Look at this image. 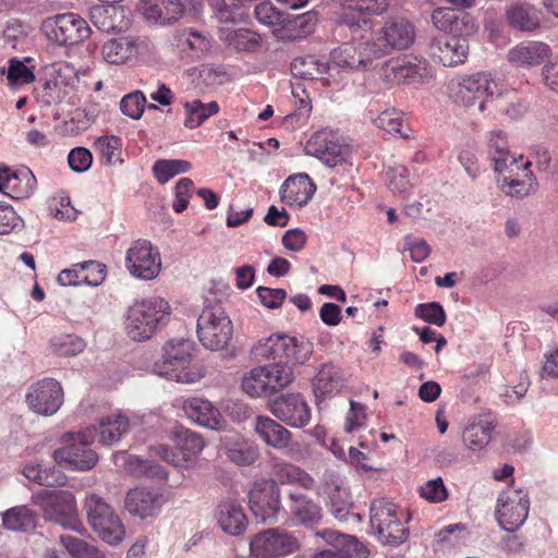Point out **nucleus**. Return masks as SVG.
I'll use <instances>...</instances> for the list:
<instances>
[{
  "label": "nucleus",
  "mask_w": 558,
  "mask_h": 558,
  "mask_svg": "<svg viewBox=\"0 0 558 558\" xmlns=\"http://www.w3.org/2000/svg\"><path fill=\"white\" fill-rule=\"evenodd\" d=\"M242 388L251 397H260L270 393L263 366L253 368L242 379Z\"/></svg>",
  "instance_id": "obj_55"
},
{
  "label": "nucleus",
  "mask_w": 558,
  "mask_h": 558,
  "mask_svg": "<svg viewBox=\"0 0 558 558\" xmlns=\"http://www.w3.org/2000/svg\"><path fill=\"white\" fill-rule=\"evenodd\" d=\"M129 429V418L121 413H114L101 417L95 430L99 435V441L102 445L110 446L118 442Z\"/></svg>",
  "instance_id": "obj_40"
},
{
  "label": "nucleus",
  "mask_w": 558,
  "mask_h": 558,
  "mask_svg": "<svg viewBox=\"0 0 558 558\" xmlns=\"http://www.w3.org/2000/svg\"><path fill=\"white\" fill-rule=\"evenodd\" d=\"M84 340L73 335H62L51 340V349L53 353L60 356L77 355L84 350Z\"/></svg>",
  "instance_id": "obj_58"
},
{
  "label": "nucleus",
  "mask_w": 558,
  "mask_h": 558,
  "mask_svg": "<svg viewBox=\"0 0 558 558\" xmlns=\"http://www.w3.org/2000/svg\"><path fill=\"white\" fill-rule=\"evenodd\" d=\"M284 351V364H304L313 353V343L304 338L287 335Z\"/></svg>",
  "instance_id": "obj_51"
},
{
  "label": "nucleus",
  "mask_w": 558,
  "mask_h": 558,
  "mask_svg": "<svg viewBox=\"0 0 558 558\" xmlns=\"http://www.w3.org/2000/svg\"><path fill=\"white\" fill-rule=\"evenodd\" d=\"M291 513L303 524L317 522L320 519L319 506L307 498L302 492L295 490L290 494Z\"/></svg>",
  "instance_id": "obj_44"
},
{
  "label": "nucleus",
  "mask_w": 558,
  "mask_h": 558,
  "mask_svg": "<svg viewBox=\"0 0 558 558\" xmlns=\"http://www.w3.org/2000/svg\"><path fill=\"white\" fill-rule=\"evenodd\" d=\"M191 361L192 343L187 340H171L165 344L163 354L155 362L153 372L169 380L194 384L204 375L201 368L191 365Z\"/></svg>",
  "instance_id": "obj_2"
},
{
  "label": "nucleus",
  "mask_w": 558,
  "mask_h": 558,
  "mask_svg": "<svg viewBox=\"0 0 558 558\" xmlns=\"http://www.w3.org/2000/svg\"><path fill=\"white\" fill-rule=\"evenodd\" d=\"M376 3L383 9L375 12L372 3H364V0H343L344 10L336 17L337 26L348 28L352 36H361L369 29V16L380 15L388 9L387 0H376Z\"/></svg>",
  "instance_id": "obj_17"
},
{
  "label": "nucleus",
  "mask_w": 558,
  "mask_h": 558,
  "mask_svg": "<svg viewBox=\"0 0 558 558\" xmlns=\"http://www.w3.org/2000/svg\"><path fill=\"white\" fill-rule=\"evenodd\" d=\"M248 502L251 511L259 522H272L278 518L279 490H250Z\"/></svg>",
  "instance_id": "obj_30"
},
{
  "label": "nucleus",
  "mask_w": 558,
  "mask_h": 558,
  "mask_svg": "<svg viewBox=\"0 0 558 558\" xmlns=\"http://www.w3.org/2000/svg\"><path fill=\"white\" fill-rule=\"evenodd\" d=\"M287 335H271L265 340L258 341L254 344L252 353L257 359H266L278 361V363L284 362V349H286Z\"/></svg>",
  "instance_id": "obj_46"
},
{
  "label": "nucleus",
  "mask_w": 558,
  "mask_h": 558,
  "mask_svg": "<svg viewBox=\"0 0 558 558\" xmlns=\"http://www.w3.org/2000/svg\"><path fill=\"white\" fill-rule=\"evenodd\" d=\"M550 54V48L541 41H525L511 48L508 61L514 66H534L541 64Z\"/></svg>",
  "instance_id": "obj_32"
},
{
  "label": "nucleus",
  "mask_w": 558,
  "mask_h": 558,
  "mask_svg": "<svg viewBox=\"0 0 558 558\" xmlns=\"http://www.w3.org/2000/svg\"><path fill=\"white\" fill-rule=\"evenodd\" d=\"M373 123L376 128L385 130L388 133L399 134L403 138L408 137V134L402 132L403 121L395 110L381 112L373 120Z\"/></svg>",
  "instance_id": "obj_63"
},
{
  "label": "nucleus",
  "mask_w": 558,
  "mask_h": 558,
  "mask_svg": "<svg viewBox=\"0 0 558 558\" xmlns=\"http://www.w3.org/2000/svg\"><path fill=\"white\" fill-rule=\"evenodd\" d=\"M78 83L75 68L68 62H54L44 66L43 76L35 88L37 101L45 107L66 99Z\"/></svg>",
  "instance_id": "obj_4"
},
{
  "label": "nucleus",
  "mask_w": 558,
  "mask_h": 558,
  "mask_svg": "<svg viewBox=\"0 0 558 558\" xmlns=\"http://www.w3.org/2000/svg\"><path fill=\"white\" fill-rule=\"evenodd\" d=\"M191 169V163L181 159H159L153 166V173L160 184H165L173 177L185 173Z\"/></svg>",
  "instance_id": "obj_52"
},
{
  "label": "nucleus",
  "mask_w": 558,
  "mask_h": 558,
  "mask_svg": "<svg viewBox=\"0 0 558 558\" xmlns=\"http://www.w3.org/2000/svg\"><path fill=\"white\" fill-rule=\"evenodd\" d=\"M496 426V421L490 417H478L468 424L462 434L465 447L472 451H478L485 448L489 444L492 433Z\"/></svg>",
  "instance_id": "obj_34"
},
{
  "label": "nucleus",
  "mask_w": 558,
  "mask_h": 558,
  "mask_svg": "<svg viewBox=\"0 0 558 558\" xmlns=\"http://www.w3.org/2000/svg\"><path fill=\"white\" fill-rule=\"evenodd\" d=\"M177 448L179 449L182 466L193 463L204 449V439L190 429H178L172 437Z\"/></svg>",
  "instance_id": "obj_39"
},
{
  "label": "nucleus",
  "mask_w": 558,
  "mask_h": 558,
  "mask_svg": "<svg viewBox=\"0 0 558 558\" xmlns=\"http://www.w3.org/2000/svg\"><path fill=\"white\" fill-rule=\"evenodd\" d=\"M125 266L133 277L151 280L161 269V259L158 248L151 242L138 239L131 244L125 255Z\"/></svg>",
  "instance_id": "obj_13"
},
{
  "label": "nucleus",
  "mask_w": 558,
  "mask_h": 558,
  "mask_svg": "<svg viewBox=\"0 0 558 558\" xmlns=\"http://www.w3.org/2000/svg\"><path fill=\"white\" fill-rule=\"evenodd\" d=\"M167 500L162 490H128L124 506L130 514L146 519L156 515Z\"/></svg>",
  "instance_id": "obj_22"
},
{
  "label": "nucleus",
  "mask_w": 558,
  "mask_h": 558,
  "mask_svg": "<svg viewBox=\"0 0 558 558\" xmlns=\"http://www.w3.org/2000/svg\"><path fill=\"white\" fill-rule=\"evenodd\" d=\"M469 51V39L448 34L433 38L428 45L430 58L444 66H457L464 63Z\"/></svg>",
  "instance_id": "obj_20"
},
{
  "label": "nucleus",
  "mask_w": 558,
  "mask_h": 558,
  "mask_svg": "<svg viewBox=\"0 0 558 558\" xmlns=\"http://www.w3.org/2000/svg\"><path fill=\"white\" fill-rule=\"evenodd\" d=\"M220 39L236 52H255L262 45L259 34L248 28L222 29Z\"/></svg>",
  "instance_id": "obj_38"
},
{
  "label": "nucleus",
  "mask_w": 558,
  "mask_h": 558,
  "mask_svg": "<svg viewBox=\"0 0 558 558\" xmlns=\"http://www.w3.org/2000/svg\"><path fill=\"white\" fill-rule=\"evenodd\" d=\"M529 508L525 490H502L497 499L496 519L501 529L513 532L525 522Z\"/></svg>",
  "instance_id": "obj_15"
},
{
  "label": "nucleus",
  "mask_w": 558,
  "mask_h": 558,
  "mask_svg": "<svg viewBox=\"0 0 558 558\" xmlns=\"http://www.w3.org/2000/svg\"><path fill=\"white\" fill-rule=\"evenodd\" d=\"M407 520L404 511L385 498L371 505V530L383 545L398 546L408 539L409 529L403 523Z\"/></svg>",
  "instance_id": "obj_3"
},
{
  "label": "nucleus",
  "mask_w": 558,
  "mask_h": 558,
  "mask_svg": "<svg viewBox=\"0 0 558 558\" xmlns=\"http://www.w3.org/2000/svg\"><path fill=\"white\" fill-rule=\"evenodd\" d=\"M63 389L53 378H44L29 386L25 401L29 410L43 416H50L58 412L63 404Z\"/></svg>",
  "instance_id": "obj_14"
},
{
  "label": "nucleus",
  "mask_w": 558,
  "mask_h": 558,
  "mask_svg": "<svg viewBox=\"0 0 558 558\" xmlns=\"http://www.w3.org/2000/svg\"><path fill=\"white\" fill-rule=\"evenodd\" d=\"M317 535L330 544L333 549L344 551H355V556L366 558L368 556L367 548L361 544L356 537L333 530H323Z\"/></svg>",
  "instance_id": "obj_47"
},
{
  "label": "nucleus",
  "mask_w": 558,
  "mask_h": 558,
  "mask_svg": "<svg viewBox=\"0 0 558 558\" xmlns=\"http://www.w3.org/2000/svg\"><path fill=\"white\" fill-rule=\"evenodd\" d=\"M180 44L182 47H186L196 53H203L210 47V43L206 36L193 28L182 31Z\"/></svg>",
  "instance_id": "obj_64"
},
{
  "label": "nucleus",
  "mask_w": 558,
  "mask_h": 558,
  "mask_svg": "<svg viewBox=\"0 0 558 558\" xmlns=\"http://www.w3.org/2000/svg\"><path fill=\"white\" fill-rule=\"evenodd\" d=\"M506 17L510 26L522 32H533L539 27V12L534 5L524 1L510 4L506 11Z\"/></svg>",
  "instance_id": "obj_35"
},
{
  "label": "nucleus",
  "mask_w": 558,
  "mask_h": 558,
  "mask_svg": "<svg viewBox=\"0 0 558 558\" xmlns=\"http://www.w3.org/2000/svg\"><path fill=\"white\" fill-rule=\"evenodd\" d=\"M219 105L217 101L204 104L198 99L184 104V126L187 129H196L202 125L208 118L218 113Z\"/></svg>",
  "instance_id": "obj_45"
},
{
  "label": "nucleus",
  "mask_w": 558,
  "mask_h": 558,
  "mask_svg": "<svg viewBox=\"0 0 558 558\" xmlns=\"http://www.w3.org/2000/svg\"><path fill=\"white\" fill-rule=\"evenodd\" d=\"M415 26L404 17H390L374 32L371 39L373 47L381 59L395 51L409 49L415 41Z\"/></svg>",
  "instance_id": "obj_8"
},
{
  "label": "nucleus",
  "mask_w": 558,
  "mask_h": 558,
  "mask_svg": "<svg viewBox=\"0 0 558 558\" xmlns=\"http://www.w3.org/2000/svg\"><path fill=\"white\" fill-rule=\"evenodd\" d=\"M345 384L343 372L332 363H325L313 379V389L316 397L336 393Z\"/></svg>",
  "instance_id": "obj_36"
},
{
  "label": "nucleus",
  "mask_w": 558,
  "mask_h": 558,
  "mask_svg": "<svg viewBox=\"0 0 558 558\" xmlns=\"http://www.w3.org/2000/svg\"><path fill=\"white\" fill-rule=\"evenodd\" d=\"M95 148L105 159L107 165H114L120 160L121 140L114 135L100 136L95 142Z\"/></svg>",
  "instance_id": "obj_59"
},
{
  "label": "nucleus",
  "mask_w": 558,
  "mask_h": 558,
  "mask_svg": "<svg viewBox=\"0 0 558 558\" xmlns=\"http://www.w3.org/2000/svg\"><path fill=\"white\" fill-rule=\"evenodd\" d=\"M84 509L93 531L109 545H117L125 536L121 519L112 507L97 493L86 496Z\"/></svg>",
  "instance_id": "obj_7"
},
{
  "label": "nucleus",
  "mask_w": 558,
  "mask_h": 558,
  "mask_svg": "<svg viewBox=\"0 0 558 558\" xmlns=\"http://www.w3.org/2000/svg\"><path fill=\"white\" fill-rule=\"evenodd\" d=\"M270 412L293 428H302L311 421V408L301 393H286L270 402Z\"/></svg>",
  "instance_id": "obj_19"
},
{
  "label": "nucleus",
  "mask_w": 558,
  "mask_h": 558,
  "mask_svg": "<svg viewBox=\"0 0 558 558\" xmlns=\"http://www.w3.org/2000/svg\"><path fill=\"white\" fill-rule=\"evenodd\" d=\"M32 500L41 509L46 520L72 531H81L76 501L70 490H37Z\"/></svg>",
  "instance_id": "obj_6"
},
{
  "label": "nucleus",
  "mask_w": 558,
  "mask_h": 558,
  "mask_svg": "<svg viewBox=\"0 0 558 558\" xmlns=\"http://www.w3.org/2000/svg\"><path fill=\"white\" fill-rule=\"evenodd\" d=\"M28 61H31L29 58H26L23 61L16 58H11L8 62V68L1 69V73L5 74L8 85L11 88H17L35 81L36 76L33 68L25 64V62Z\"/></svg>",
  "instance_id": "obj_48"
},
{
  "label": "nucleus",
  "mask_w": 558,
  "mask_h": 558,
  "mask_svg": "<svg viewBox=\"0 0 558 558\" xmlns=\"http://www.w3.org/2000/svg\"><path fill=\"white\" fill-rule=\"evenodd\" d=\"M263 368L270 393L283 389L293 380L292 368L284 363H275Z\"/></svg>",
  "instance_id": "obj_54"
},
{
  "label": "nucleus",
  "mask_w": 558,
  "mask_h": 558,
  "mask_svg": "<svg viewBox=\"0 0 558 558\" xmlns=\"http://www.w3.org/2000/svg\"><path fill=\"white\" fill-rule=\"evenodd\" d=\"M530 161H526L521 166L519 165L520 169L518 171L521 170L523 172L524 179L512 178V174L504 178L501 187L506 194L524 197L536 190L537 182L534 174L530 171Z\"/></svg>",
  "instance_id": "obj_43"
},
{
  "label": "nucleus",
  "mask_w": 558,
  "mask_h": 558,
  "mask_svg": "<svg viewBox=\"0 0 558 558\" xmlns=\"http://www.w3.org/2000/svg\"><path fill=\"white\" fill-rule=\"evenodd\" d=\"M256 19L264 25L267 26H276L282 25L286 26L288 21V14L279 11L275 8L269 1H264L255 5L254 9Z\"/></svg>",
  "instance_id": "obj_60"
},
{
  "label": "nucleus",
  "mask_w": 558,
  "mask_h": 558,
  "mask_svg": "<svg viewBox=\"0 0 558 558\" xmlns=\"http://www.w3.org/2000/svg\"><path fill=\"white\" fill-rule=\"evenodd\" d=\"M146 98L142 92H133L125 95L120 101V109L123 114L137 120L142 117Z\"/></svg>",
  "instance_id": "obj_62"
},
{
  "label": "nucleus",
  "mask_w": 558,
  "mask_h": 558,
  "mask_svg": "<svg viewBox=\"0 0 558 558\" xmlns=\"http://www.w3.org/2000/svg\"><path fill=\"white\" fill-rule=\"evenodd\" d=\"M316 185L306 173L292 174L280 187V199L290 206L302 207L313 197Z\"/></svg>",
  "instance_id": "obj_26"
},
{
  "label": "nucleus",
  "mask_w": 558,
  "mask_h": 558,
  "mask_svg": "<svg viewBox=\"0 0 558 558\" xmlns=\"http://www.w3.org/2000/svg\"><path fill=\"white\" fill-rule=\"evenodd\" d=\"M255 432L270 447L283 450L290 447L292 434L280 423L268 417L255 418Z\"/></svg>",
  "instance_id": "obj_33"
},
{
  "label": "nucleus",
  "mask_w": 558,
  "mask_h": 558,
  "mask_svg": "<svg viewBox=\"0 0 558 558\" xmlns=\"http://www.w3.org/2000/svg\"><path fill=\"white\" fill-rule=\"evenodd\" d=\"M2 525L5 530L26 533L36 527L37 517L26 506H15L2 512Z\"/></svg>",
  "instance_id": "obj_41"
},
{
  "label": "nucleus",
  "mask_w": 558,
  "mask_h": 558,
  "mask_svg": "<svg viewBox=\"0 0 558 558\" xmlns=\"http://www.w3.org/2000/svg\"><path fill=\"white\" fill-rule=\"evenodd\" d=\"M44 29L48 39L58 45H76L90 35L87 22L75 13L48 17L44 22Z\"/></svg>",
  "instance_id": "obj_12"
},
{
  "label": "nucleus",
  "mask_w": 558,
  "mask_h": 558,
  "mask_svg": "<svg viewBox=\"0 0 558 558\" xmlns=\"http://www.w3.org/2000/svg\"><path fill=\"white\" fill-rule=\"evenodd\" d=\"M304 151L322 160L327 167L333 168L345 160L350 154L348 145L336 137L331 131L322 130L314 133L306 142Z\"/></svg>",
  "instance_id": "obj_18"
},
{
  "label": "nucleus",
  "mask_w": 558,
  "mask_h": 558,
  "mask_svg": "<svg viewBox=\"0 0 558 558\" xmlns=\"http://www.w3.org/2000/svg\"><path fill=\"white\" fill-rule=\"evenodd\" d=\"M328 69L329 64L315 56L299 57L291 62V73L303 80H316Z\"/></svg>",
  "instance_id": "obj_49"
},
{
  "label": "nucleus",
  "mask_w": 558,
  "mask_h": 558,
  "mask_svg": "<svg viewBox=\"0 0 558 558\" xmlns=\"http://www.w3.org/2000/svg\"><path fill=\"white\" fill-rule=\"evenodd\" d=\"M331 61L341 68L368 71L379 60L371 40L359 45L344 44L331 52Z\"/></svg>",
  "instance_id": "obj_21"
},
{
  "label": "nucleus",
  "mask_w": 558,
  "mask_h": 558,
  "mask_svg": "<svg viewBox=\"0 0 558 558\" xmlns=\"http://www.w3.org/2000/svg\"><path fill=\"white\" fill-rule=\"evenodd\" d=\"M504 92L499 81L492 74L478 72L469 76H463L457 85L454 100L457 104L472 108L477 107L480 112L485 110L488 98L500 96Z\"/></svg>",
  "instance_id": "obj_9"
},
{
  "label": "nucleus",
  "mask_w": 558,
  "mask_h": 558,
  "mask_svg": "<svg viewBox=\"0 0 558 558\" xmlns=\"http://www.w3.org/2000/svg\"><path fill=\"white\" fill-rule=\"evenodd\" d=\"M430 76L427 61L416 57L390 59L381 66L383 80L391 85L424 82Z\"/></svg>",
  "instance_id": "obj_16"
},
{
  "label": "nucleus",
  "mask_w": 558,
  "mask_h": 558,
  "mask_svg": "<svg viewBox=\"0 0 558 558\" xmlns=\"http://www.w3.org/2000/svg\"><path fill=\"white\" fill-rule=\"evenodd\" d=\"M414 314L426 323L441 327L446 323V313L438 302L418 304Z\"/></svg>",
  "instance_id": "obj_61"
},
{
  "label": "nucleus",
  "mask_w": 558,
  "mask_h": 558,
  "mask_svg": "<svg viewBox=\"0 0 558 558\" xmlns=\"http://www.w3.org/2000/svg\"><path fill=\"white\" fill-rule=\"evenodd\" d=\"M233 335V325L220 302L206 301L197 319V337L204 348L219 351L227 348Z\"/></svg>",
  "instance_id": "obj_5"
},
{
  "label": "nucleus",
  "mask_w": 558,
  "mask_h": 558,
  "mask_svg": "<svg viewBox=\"0 0 558 558\" xmlns=\"http://www.w3.org/2000/svg\"><path fill=\"white\" fill-rule=\"evenodd\" d=\"M489 158L494 163V170L498 173L519 170L517 158L510 154L505 133L494 130L488 137Z\"/></svg>",
  "instance_id": "obj_31"
},
{
  "label": "nucleus",
  "mask_w": 558,
  "mask_h": 558,
  "mask_svg": "<svg viewBox=\"0 0 558 558\" xmlns=\"http://www.w3.org/2000/svg\"><path fill=\"white\" fill-rule=\"evenodd\" d=\"M90 439L92 437L86 433L66 434L64 446L53 452L54 461L71 470H92L97 464L99 457L90 447Z\"/></svg>",
  "instance_id": "obj_10"
},
{
  "label": "nucleus",
  "mask_w": 558,
  "mask_h": 558,
  "mask_svg": "<svg viewBox=\"0 0 558 558\" xmlns=\"http://www.w3.org/2000/svg\"><path fill=\"white\" fill-rule=\"evenodd\" d=\"M219 527L228 535L240 536L247 527V518L243 507L235 499L221 500L216 509Z\"/></svg>",
  "instance_id": "obj_24"
},
{
  "label": "nucleus",
  "mask_w": 558,
  "mask_h": 558,
  "mask_svg": "<svg viewBox=\"0 0 558 558\" xmlns=\"http://www.w3.org/2000/svg\"><path fill=\"white\" fill-rule=\"evenodd\" d=\"M409 171L402 166L395 167L387 171L388 187L395 194L401 197H408L413 189L408 179Z\"/></svg>",
  "instance_id": "obj_56"
},
{
  "label": "nucleus",
  "mask_w": 558,
  "mask_h": 558,
  "mask_svg": "<svg viewBox=\"0 0 558 558\" xmlns=\"http://www.w3.org/2000/svg\"><path fill=\"white\" fill-rule=\"evenodd\" d=\"M215 13L221 23H236L245 17L240 0H217Z\"/></svg>",
  "instance_id": "obj_57"
},
{
  "label": "nucleus",
  "mask_w": 558,
  "mask_h": 558,
  "mask_svg": "<svg viewBox=\"0 0 558 558\" xmlns=\"http://www.w3.org/2000/svg\"><path fill=\"white\" fill-rule=\"evenodd\" d=\"M298 539L286 530L274 527L256 533L250 541V553L255 558H280L299 549Z\"/></svg>",
  "instance_id": "obj_11"
},
{
  "label": "nucleus",
  "mask_w": 558,
  "mask_h": 558,
  "mask_svg": "<svg viewBox=\"0 0 558 558\" xmlns=\"http://www.w3.org/2000/svg\"><path fill=\"white\" fill-rule=\"evenodd\" d=\"M138 10L147 21L159 24L174 22L183 14L179 0H141Z\"/></svg>",
  "instance_id": "obj_28"
},
{
  "label": "nucleus",
  "mask_w": 558,
  "mask_h": 558,
  "mask_svg": "<svg viewBox=\"0 0 558 558\" xmlns=\"http://www.w3.org/2000/svg\"><path fill=\"white\" fill-rule=\"evenodd\" d=\"M123 462L126 470L136 476H146L151 480H167L166 470L153 461L143 460L135 456H129L125 452H120L116 456V463Z\"/></svg>",
  "instance_id": "obj_42"
},
{
  "label": "nucleus",
  "mask_w": 558,
  "mask_h": 558,
  "mask_svg": "<svg viewBox=\"0 0 558 558\" xmlns=\"http://www.w3.org/2000/svg\"><path fill=\"white\" fill-rule=\"evenodd\" d=\"M145 40L136 36H122L106 41L101 47V54L106 62L110 64H124L134 58Z\"/></svg>",
  "instance_id": "obj_27"
},
{
  "label": "nucleus",
  "mask_w": 558,
  "mask_h": 558,
  "mask_svg": "<svg viewBox=\"0 0 558 558\" xmlns=\"http://www.w3.org/2000/svg\"><path fill=\"white\" fill-rule=\"evenodd\" d=\"M36 187V178L27 168L12 171L9 167L0 165V191L12 197L26 198Z\"/></svg>",
  "instance_id": "obj_23"
},
{
  "label": "nucleus",
  "mask_w": 558,
  "mask_h": 558,
  "mask_svg": "<svg viewBox=\"0 0 558 558\" xmlns=\"http://www.w3.org/2000/svg\"><path fill=\"white\" fill-rule=\"evenodd\" d=\"M228 459L236 465H251L258 458V450L245 440L226 444Z\"/></svg>",
  "instance_id": "obj_53"
},
{
  "label": "nucleus",
  "mask_w": 558,
  "mask_h": 558,
  "mask_svg": "<svg viewBox=\"0 0 558 558\" xmlns=\"http://www.w3.org/2000/svg\"><path fill=\"white\" fill-rule=\"evenodd\" d=\"M169 314L170 305L161 298L150 296L135 302L128 311L126 333L134 341H145L166 323Z\"/></svg>",
  "instance_id": "obj_1"
},
{
  "label": "nucleus",
  "mask_w": 558,
  "mask_h": 558,
  "mask_svg": "<svg viewBox=\"0 0 558 558\" xmlns=\"http://www.w3.org/2000/svg\"><path fill=\"white\" fill-rule=\"evenodd\" d=\"M328 498L329 511L337 520L344 521L352 515L362 521L360 513L352 512L354 505L350 490H331Z\"/></svg>",
  "instance_id": "obj_50"
},
{
  "label": "nucleus",
  "mask_w": 558,
  "mask_h": 558,
  "mask_svg": "<svg viewBox=\"0 0 558 558\" xmlns=\"http://www.w3.org/2000/svg\"><path fill=\"white\" fill-rule=\"evenodd\" d=\"M270 480L272 486L291 485L310 488L313 484V478L308 473L294 464L286 462L276 463L272 466Z\"/></svg>",
  "instance_id": "obj_37"
},
{
  "label": "nucleus",
  "mask_w": 558,
  "mask_h": 558,
  "mask_svg": "<svg viewBox=\"0 0 558 558\" xmlns=\"http://www.w3.org/2000/svg\"><path fill=\"white\" fill-rule=\"evenodd\" d=\"M182 409L190 420L210 429H221L226 424L219 410L207 399L187 398Z\"/></svg>",
  "instance_id": "obj_25"
},
{
  "label": "nucleus",
  "mask_w": 558,
  "mask_h": 558,
  "mask_svg": "<svg viewBox=\"0 0 558 558\" xmlns=\"http://www.w3.org/2000/svg\"><path fill=\"white\" fill-rule=\"evenodd\" d=\"M104 279L101 265L95 260H86L63 269L58 276L61 286L87 283L97 286Z\"/></svg>",
  "instance_id": "obj_29"
}]
</instances>
